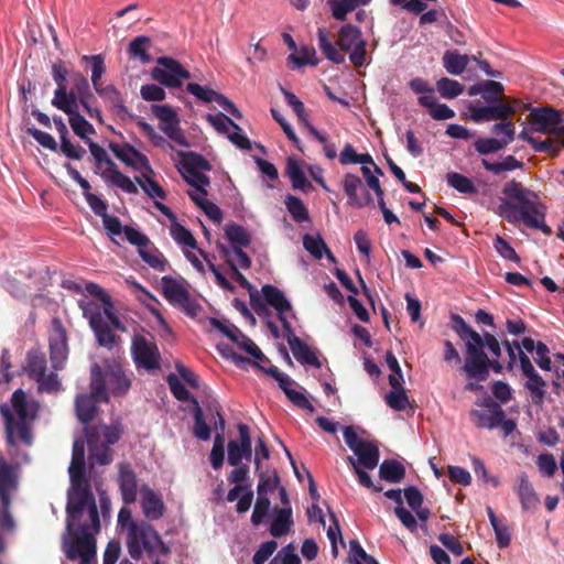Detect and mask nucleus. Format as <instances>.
Returning <instances> with one entry per match:
<instances>
[{"instance_id":"72a5a7b5","label":"nucleus","mask_w":564,"mask_h":564,"mask_svg":"<svg viewBox=\"0 0 564 564\" xmlns=\"http://www.w3.org/2000/svg\"><path fill=\"white\" fill-rule=\"evenodd\" d=\"M285 173L290 177L292 187L294 189H300L306 193L313 188L311 182L306 178L299 161L295 158H288Z\"/></svg>"},{"instance_id":"4468645a","label":"nucleus","mask_w":564,"mask_h":564,"mask_svg":"<svg viewBox=\"0 0 564 564\" xmlns=\"http://www.w3.org/2000/svg\"><path fill=\"white\" fill-rule=\"evenodd\" d=\"M152 113L160 120V129L172 141L182 147H188V142L180 128L176 111L169 105H152Z\"/></svg>"},{"instance_id":"9d476101","label":"nucleus","mask_w":564,"mask_h":564,"mask_svg":"<svg viewBox=\"0 0 564 564\" xmlns=\"http://www.w3.org/2000/svg\"><path fill=\"white\" fill-rule=\"evenodd\" d=\"M528 120L535 132L564 137V123L558 110L540 107L531 110Z\"/></svg>"},{"instance_id":"412c9836","label":"nucleus","mask_w":564,"mask_h":564,"mask_svg":"<svg viewBox=\"0 0 564 564\" xmlns=\"http://www.w3.org/2000/svg\"><path fill=\"white\" fill-rule=\"evenodd\" d=\"M85 436L90 459L99 465H109L112 462L113 453L108 444L100 442V430L96 426H86Z\"/></svg>"},{"instance_id":"bb28decb","label":"nucleus","mask_w":564,"mask_h":564,"mask_svg":"<svg viewBox=\"0 0 564 564\" xmlns=\"http://www.w3.org/2000/svg\"><path fill=\"white\" fill-rule=\"evenodd\" d=\"M140 491L141 507L144 517L149 520L161 519L165 511V506L161 496L145 485L141 487Z\"/></svg>"},{"instance_id":"0eeeda50","label":"nucleus","mask_w":564,"mask_h":564,"mask_svg":"<svg viewBox=\"0 0 564 564\" xmlns=\"http://www.w3.org/2000/svg\"><path fill=\"white\" fill-rule=\"evenodd\" d=\"M88 148L98 169H100L102 164L107 165V169L101 172V177L106 182L111 183L128 194L138 193L134 183L117 169L116 163L109 158L107 151L101 145L93 140H88Z\"/></svg>"},{"instance_id":"393cba45","label":"nucleus","mask_w":564,"mask_h":564,"mask_svg":"<svg viewBox=\"0 0 564 564\" xmlns=\"http://www.w3.org/2000/svg\"><path fill=\"white\" fill-rule=\"evenodd\" d=\"M514 491L519 497L523 510H535L539 507L540 498L525 473H521L517 476Z\"/></svg>"},{"instance_id":"f03ea898","label":"nucleus","mask_w":564,"mask_h":564,"mask_svg":"<svg viewBox=\"0 0 564 564\" xmlns=\"http://www.w3.org/2000/svg\"><path fill=\"white\" fill-rule=\"evenodd\" d=\"M467 94L471 97L479 95L484 101L473 100L467 106L470 119L476 123L510 118L521 105L517 99L509 102L503 85L496 80L476 83L468 87Z\"/></svg>"},{"instance_id":"e2e57ef3","label":"nucleus","mask_w":564,"mask_h":564,"mask_svg":"<svg viewBox=\"0 0 564 564\" xmlns=\"http://www.w3.org/2000/svg\"><path fill=\"white\" fill-rule=\"evenodd\" d=\"M384 401L394 411H404L409 405V397L404 387L391 389L386 394Z\"/></svg>"},{"instance_id":"473e14b6","label":"nucleus","mask_w":564,"mask_h":564,"mask_svg":"<svg viewBox=\"0 0 564 564\" xmlns=\"http://www.w3.org/2000/svg\"><path fill=\"white\" fill-rule=\"evenodd\" d=\"M274 519L270 525V534L274 538H281L288 534L293 525L291 507L274 509Z\"/></svg>"},{"instance_id":"5701e85b","label":"nucleus","mask_w":564,"mask_h":564,"mask_svg":"<svg viewBox=\"0 0 564 564\" xmlns=\"http://www.w3.org/2000/svg\"><path fill=\"white\" fill-rule=\"evenodd\" d=\"M118 485L124 503L135 502L138 496V479L130 463L118 466Z\"/></svg>"},{"instance_id":"ddd939ff","label":"nucleus","mask_w":564,"mask_h":564,"mask_svg":"<svg viewBox=\"0 0 564 564\" xmlns=\"http://www.w3.org/2000/svg\"><path fill=\"white\" fill-rule=\"evenodd\" d=\"M163 295L172 303L182 308L188 316L194 317L197 315L199 305L193 300L188 291L175 279L171 276L162 278Z\"/></svg>"},{"instance_id":"0e129e2a","label":"nucleus","mask_w":564,"mask_h":564,"mask_svg":"<svg viewBox=\"0 0 564 564\" xmlns=\"http://www.w3.org/2000/svg\"><path fill=\"white\" fill-rule=\"evenodd\" d=\"M183 177L185 182L194 187L197 193H200L203 196H207L208 193L206 191V186L210 184V178L202 173L203 171H184Z\"/></svg>"},{"instance_id":"58836bf2","label":"nucleus","mask_w":564,"mask_h":564,"mask_svg":"<svg viewBox=\"0 0 564 564\" xmlns=\"http://www.w3.org/2000/svg\"><path fill=\"white\" fill-rule=\"evenodd\" d=\"M109 149L116 155L117 159L122 161L128 166L134 167V159L140 160L142 163L148 165V159L144 154L139 152L134 147L129 143L119 144L111 142Z\"/></svg>"},{"instance_id":"09e8293b","label":"nucleus","mask_w":564,"mask_h":564,"mask_svg":"<svg viewBox=\"0 0 564 564\" xmlns=\"http://www.w3.org/2000/svg\"><path fill=\"white\" fill-rule=\"evenodd\" d=\"M469 63L467 55H462L456 51H446L443 55V65L447 73L452 75H460Z\"/></svg>"},{"instance_id":"a18cd8bd","label":"nucleus","mask_w":564,"mask_h":564,"mask_svg":"<svg viewBox=\"0 0 564 564\" xmlns=\"http://www.w3.org/2000/svg\"><path fill=\"white\" fill-rule=\"evenodd\" d=\"M371 0H327L332 9V15L338 21H345L347 14L352 12L359 6H366Z\"/></svg>"},{"instance_id":"338daca9","label":"nucleus","mask_w":564,"mask_h":564,"mask_svg":"<svg viewBox=\"0 0 564 564\" xmlns=\"http://www.w3.org/2000/svg\"><path fill=\"white\" fill-rule=\"evenodd\" d=\"M172 238L178 243L189 248H196V239L193 234L175 220L170 228Z\"/></svg>"},{"instance_id":"c85d7f7f","label":"nucleus","mask_w":564,"mask_h":564,"mask_svg":"<svg viewBox=\"0 0 564 564\" xmlns=\"http://www.w3.org/2000/svg\"><path fill=\"white\" fill-rule=\"evenodd\" d=\"M70 482L88 480L85 470V443L76 440L73 444L72 462L68 468Z\"/></svg>"},{"instance_id":"052dcab7","label":"nucleus","mask_w":564,"mask_h":564,"mask_svg":"<svg viewBox=\"0 0 564 564\" xmlns=\"http://www.w3.org/2000/svg\"><path fill=\"white\" fill-rule=\"evenodd\" d=\"M446 181L449 186H452L453 188H455L457 192H459L462 194H477L478 193V189L474 185L471 180H469L468 177H466L459 173H456V172L448 173L446 175Z\"/></svg>"},{"instance_id":"b1692460","label":"nucleus","mask_w":564,"mask_h":564,"mask_svg":"<svg viewBox=\"0 0 564 564\" xmlns=\"http://www.w3.org/2000/svg\"><path fill=\"white\" fill-rule=\"evenodd\" d=\"M285 330V337L288 340V344L292 350L293 356L295 359L304 365H310L315 368H321L322 364L316 356V354L310 348L307 344H305L301 338H299L292 328V325H290L289 329Z\"/></svg>"},{"instance_id":"e433bc0d","label":"nucleus","mask_w":564,"mask_h":564,"mask_svg":"<svg viewBox=\"0 0 564 564\" xmlns=\"http://www.w3.org/2000/svg\"><path fill=\"white\" fill-rule=\"evenodd\" d=\"M109 324L111 323L108 318L100 323L99 319L94 318L90 328L100 346L112 349L117 345L119 337L112 332Z\"/></svg>"},{"instance_id":"6ab92c4d","label":"nucleus","mask_w":564,"mask_h":564,"mask_svg":"<svg viewBox=\"0 0 564 564\" xmlns=\"http://www.w3.org/2000/svg\"><path fill=\"white\" fill-rule=\"evenodd\" d=\"M94 89L96 94L105 100L111 113L117 118L122 121L135 119V115L131 113L124 106L121 93L112 84L106 86L101 84Z\"/></svg>"},{"instance_id":"5fc2aeb1","label":"nucleus","mask_w":564,"mask_h":564,"mask_svg":"<svg viewBox=\"0 0 564 564\" xmlns=\"http://www.w3.org/2000/svg\"><path fill=\"white\" fill-rule=\"evenodd\" d=\"M69 126L73 132L83 139L87 144L89 134L95 133V128L78 111L68 115Z\"/></svg>"},{"instance_id":"4c0bfd02","label":"nucleus","mask_w":564,"mask_h":564,"mask_svg":"<svg viewBox=\"0 0 564 564\" xmlns=\"http://www.w3.org/2000/svg\"><path fill=\"white\" fill-rule=\"evenodd\" d=\"M521 346L528 352H532L533 350H535L536 356H538L535 358L536 365L542 370H546V371L551 370L552 361H551V358L549 356L550 349H549V347L544 343H542V341L535 343L532 338L524 337L521 340Z\"/></svg>"},{"instance_id":"79ce46f5","label":"nucleus","mask_w":564,"mask_h":564,"mask_svg":"<svg viewBox=\"0 0 564 564\" xmlns=\"http://www.w3.org/2000/svg\"><path fill=\"white\" fill-rule=\"evenodd\" d=\"M47 361L43 352L39 350H30L26 355V365L24 367L28 376L36 380L42 378L46 372Z\"/></svg>"},{"instance_id":"f8f14e48","label":"nucleus","mask_w":564,"mask_h":564,"mask_svg":"<svg viewBox=\"0 0 564 564\" xmlns=\"http://www.w3.org/2000/svg\"><path fill=\"white\" fill-rule=\"evenodd\" d=\"M131 355L138 368L160 369L161 354L158 345L142 335H134L131 340Z\"/></svg>"},{"instance_id":"cd10ccee","label":"nucleus","mask_w":564,"mask_h":564,"mask_svg":"<svg viewBox=\"0 0 564 564\" xmlns=\"http://www.w3.org/2000/svg\"><path fill=\"white\" fill-rule=\"evenodd\" d=\"M452 328L459 336L462 340L465 341L466 356L468 355V347L471 346L476 348L482 343V337L479 333L474 330L465 319L458 315H452Z\"/></svg>"},{"instance_id":"c756f323","label":"nucleus","mask_w":564,"mask_h":564,"mask_svg":"<svg viewBox=\"0 0 564 564\" xmlns=\"http://www.w3.org/2000/svg\"><path fill=\"white\" fill-rule=\"evenodd\" d=\"M17 488V477L13 467L0 456V498L7 508L10 503V491Z\"/></svg>"},{"instance_id":"4d7b16f0","label":"nucleus","mask_w":564,"mask_h":564,"mask_svg":"<svg viewBox=\"0 0 564 564\" xmlns=\"http://www.w3.org/2000/svg\"><path fill=\"white\" fill-rule=\"evenodd\" d=\"M150 37L141 35L134 37L128 47L131 57L139 58L143 64L151 62V55L148 53Z\"/></svg>"},{"instance_id":"49530a36","label":"nucleus","mask_w":564,"mask_h":564,"mask_svg":"<svg viewBox=\"0 0 564 564\" xmlns=\"http://www.w3.org/2000/svg\"><path fill=\"white\" fill-rule=\"evenodd\" d=\"M354 454L358 457V463L366 469H375L379 463V448L373 442L367 441Z\"/></svg>"},{"instance_id":"2f4dec72","label":"nucleus","mask_w":564,"mask_h":564,"mask_svg":"<svg viewBox=\"0 0 564 564\" xmlns=\"http://www.w3.org/2000/svg\"><path fill=\"white\" fill-rule=\"evenodd\" d=\"M90 397L108 402L107 371L104 373L101 367L95 364L90 371Z\"/></svg>"},{"instance_id":"4be33fe9","label":"nucleus","mask_w":564,"mask_h":564,"mask_svg":"<svg viewBox=\"0 0 564 564\" xmlns=\"http://www.w3.org/2000/svg\"><path fill=\"white\" fill-rule=\"evenodd\" d=\"M66 555L72 561L79 558V564H93L96 556L95 538L90 536L86 529H84L82 535L74 540Z\"/></svg>"},{"instance_id":"c03bdc74","label":"nucleus","mask_w":564,"mask_h":564,"mask_svg":"<svg viewBox=\"0 0 564 564\" xmlns=\"http://www.w3.org/2000/svg\"><path fill=\"white\" fill-rule=\"evenodd\" d=\"M107 386L113 395H122L130 389L131 382L120 367H113L107 371Z\"/></svg>"},{"instance_id":"864d4df0","label":"nucleus","mask_w":564,"mask_h":564,"mask_svg":"<svg viewBox=\"0 0 564 564\" xmlns=\"http://www.w3.org/2000/svg\"><path fill=\"white\" fill-rule=\"evenodd\" d=\"M481 164L487 171H489L496 175H499L502 172L513 171V170L523 167V163L521 161L517 160L513 155H508L501 162H495V163H492L486 159H482Z\"/></svg>"},{"instance_id":"dca6fc26","label":"nucleus","mask_w":564,"mask_h":564,"mask_svg":"<svg viewBox=\"0 0 564 564\" xmlns=\"http://www.w3.org/2000/svg\"><path fill=\"white\" fill-rule=\"evenodd\" d=\"M484 409H474L469 412L470 420L478 429L494 430L499 426V422L505 417V411L500 404L490 398L482 402Z\"/></svg>"},{"instance_id":"6e6552de","label":"nucleus","mask_w":564,"mask_h":564,"mask_svg":"<svg viewBox=\"0 0 564 564\" xmlns=\"http://www.w3.org/2000/svg\"><path fill=\"white\" fill-rule=\"evenodd\" d=\"M151 77L165 87L178 88L184 79L191 78V73L175 58L162 56L156 59Z\"/></svg>"},{"instance_id":"37998d69","label":"nucleus","mask_w":564,"mask_h":564,"mask_svg":"<svg viewBox=\"0 0 564 564\" xmlns=\"http://www.w3.org/2000/svg\"><path fill=\"white\" fill-rule=\"evenodd\" d=\"M284 205L296 224L311 223L310 212L301 198L288 194L284 199Z\"/></svg>"},{"instance_id":"f257e3e1","label":"nucleus","mask_w":564,"mask_h":564,"mask_svg":"<svg viewBox=\"0 0 564 564\" xmlns=\"http://www.w3.org/2000/svg\"><path fill=\"white\" fill-rule=\"evenodd\" d=\"M501 192L506 198L497 208L500 217L510 224L523 223L528 228L539 229L546 236L552 234L545 224L546 207L535 192L516 180L507 182Z\"/></svg>"},{"instance_id":"20e7f679","label":"nucleus","mask_w":564,"mask_h":564,"mask_svg":"<svg viewBox=\"0 0 564 564\" xmlns=\"http://www.w3.org/2000/svg\"><path fill=\"white\" fill-rule=\"evenodd\" d=\"M318 46L325 57L334 64H343L345 55L340 52H349L350 63L355 67H362L367 59V42L361 36L359 28L346 24L339 29L336 45L328 37L325 28L317 30Z\"/></svg>"},{"instance_id":"423d86ee","label":"nucleus","mask_w":564,"mask_h":564,"mask_svg":"<svg viewBox=\"0 0 564 564\" xmlns=\"http://www.w3.org/2000/svg\"><path fill=\"white\" fill-rule=\"evenodd\" d=\"M490 369L496 373L502 371V365L499 358L490 359L484 350V343L476 348L469 346L468 355L465 358V362L462 370L465 372L468 379L476 381H486L489 378Z\"/></svg>"},{"instance_id":"f704fd0d","label":"nucleus","mask_w":564,"mask_h":564,"mask_svg":"<svg viewBox=\"0 0 564 564\" xmlns=\"http://www.w3.org/2000/svg\"><path fill=\"white\" fill-rule=\"evenodd\" d=\"M100 401L89 394H79L75 400V410L78 420L87 425L91 422L97 412V403Z\"/></svg>"},{"instance_id":"aec40b11","label":"nucleus","mask_w":564,"mask_h":564,"mask_svg":"<svg viewBox=\"0 0 564 564\" xmlns=\"http://www.w3.org/2000/svg\"><path fill=\"white\" fill-rule=\"evenodd\" d=\"M263 303L267 306H272L276 313L278 318L282 324L283 329H289L291 323L288 321L285 313L292 310L290 301L285 297L284 293L274 285L264 284L261 289Z\"/></svg>"},{"instance_id":"a211bd4d","label":"nucleus","mask_w":564,"mask_h":564,"mask_svg":"<svg viewBox=\"0 0 564 564\" xmlns=\"http://www.w3.org/2000/svg\"><path fill=\"white\" fill-rule=\"evenodd\" d=\"M238 432L240 441L231 440L228 443V464L230 466H238L243 458L250 460L252 457V442L249 426L240 423L238 424Z\"/></svg>"},{"instance_id":"bf43d9fd","label":"nucleus","mask_w":564,"mask_h":564,"mask_svg":"<svg viewBox=\"0 0 564 564\" xmlns=\"http://www.w3.org/2000/svg\"><path fill=\"white\" fill-rule=\"evenodd\" d=\"M182 167L184 171L208 172L212 170L210 163L202 154L196 152H187L183 154Z\"/></svg>"},{"instance_id":"1a4fd4ad","label":"nucleus","mask_w":564,"mask_h":564,"mask_svg":"<svg viewBox=\"0 0 564 564\" xmlns=\"http://www.w3.org/2000/svg\"><path fill=\"white\" fill-rule=\"evenodd\" d=\"M0 414L4 420L6 441L8 445L17 446L21 443L25 446H31L33 443L32 421L15 420L12 410L7 404L0 405Z\"/></svg>"},{"instance_id":"2eb2a0df","label":"nucleus","mask_w":564,"mask_h":564,"mask_svg":"<svg viewBox=\"0 0 564 564\" xmlns=\"http://www.w3.org/2000/svg\"><path fill=\"white\" fill-rule=\"evenodd\" d=\"M344 193L347 196V205L357 209L373 205V198L365 188L361 178L352 173H346L341 180Z\"/></svg>"},{"instance_id":"7ed1b4c3","label":"nucleus","mask_w":564,"mask_h":564,"mask_svg":"<svg viewBox=\"0 0 564 564\" xmlns=\"http://www.w3.org/2000/svg\"><path fill=\"white\" fill-rule=\"evenodd\" d=\"M66 527L74 540L82 535L84 529L94 538L100 531L99 513L88 480L72 482L66 503Z\"/></svg>"},{"instance_id":"69168bd1","label":"nucleus","mask_w":564,"mask_h":564,"mask_svg":"<svg viewBox=\"0 0 564 564\" xmlns=\"http://www.w3.org/2000/svg\"><path fill=\"white\" fill-rule=\"evenodd\" d=\"M436 88L444 98H456L464 91V86L457 80L442 77L436 82Z\"/></svg>"},{"instance_id":"3c124183","label":"nucleus","mask_w":564,"mask_h":564,"mask_svg":"<svg viewBox=\"0 0 564 564\" xmlns=\"http://www.w3.org/2000/svg\"><path fill=\"white\" fill-rule=\"evenodd\" d=\"M218 248L227 264L229 260L231 262H236L238 269L241 268L247 270L251 267V259L242 250L243 247L236 246V248H229L220 245Z\"/></svg>"},{"instance_id":"13d9d810","label":"nucleus","mask_w":564,"mask_h":564,"mask_svg":"<svg viewBox=\"0 0 564 564\" xmlns=\"http://www.w3.org/2000/svg\"><path fill=\"white\" fill-rule=\"evenodd\" d=\"M186 90L193 96H195L198 100L204 102H216L217 105H219L221 99L224 98L223 94H219L212 88L200 86L196 83H188L186 86Z\"/></svg>"},{"instance_id":"a19ab883","label":"nucleus","mask_w":564,"mask_h":564,"mask_svg":"<svg viewBox=\"0 0 564 564\" xmlns=\"http://www.w3.org/2000/svg\"><path fill=\"white\" fill-rule=\"evenodd\" d=\"M379 477L384 481L398 484L404 479L405 468L395 459H384L379 467Z\"/></svg>"},{"instance_id":"8fccbe9b","label":"nucleus","mask_w":564,"mask_h":564,"mask_svg":"<svg viewBox=\"0 0 564 564\" xmlns=\"http://www.w3.org/2000/svg\"><path fill=\"white\" fill-rule=\"evenodd\" d=\"M82 64H89L91 70V84L94 88H97L101 85V78L106 73L105 58L101 54L96 55H83L80 57Z\"/></svg>"},{"instance_id":"c9c22d12","label":"nucleus","mask_w":564,"mask_h":564,"mask_svg":"<svg viewBox=\"0 0 564 564\" xmlns=\"http://www.w3.org/2000/svg\"><path fill=\"white\" fill-rule=\"evenodd\" d=\"M12 409L17 414L18 421H33L36 416V410L28 402L26 394L23 390L18 389L11 397Z\"/></svg>"},{"instance_id":"ea45409f","label":"nucleus","mask_w":564,"mask_h":564,"mask_svg":"<svg viewBox=\"0 0 564 564\" xmlns=\"http://www.w3.org/2000/svg\"><path fill=\"white\" fill-rule=\"evenodd\" d=\"M419 104L430 109V115L434 120H447L455 117V112L445 104H437L434 95L420 96Z\"/></svg>"},{"instance_id":"7c9ffc66","label":"nucleus","mask_w":564,"mask_h":564,"mask_svg":"<svg viewBox=\"0 0 564 564\" xmlns=\"http://www.w3.org/2000/svg\"><path fill=\"white\" fill-rule=\"evenodd\" d=\"M87 291L100 299L101 303L104 304V313L111 323V326L117 330L126 332V326L113 312V304L110 296L95 283L87 284Z\"/></svg>"},{"instance_id":"f3484780","label":"nucleus","mask_w":564,"mask_h":564,"mask_svg":"<svg viewBox=\"0 0 564 564\" xmlns=\"http://www.w3.org/2000/svg\"><path fill=\"white\" fill-rule=\"evenodd\" d=\"M52 324L54 335L50 338V358L53 369L59 370L67 358V335L58 318H54Z\"/></svg>"},{"instance_id":"a878e982","label":"nucleus","mask_w":564,"mask_h":564,"mask_svg":"<svg viewBox=\"0 0 564 564\" xmlns=\"http://www.w3.org/2000/svg\"><path fill=\"white\" fill-rule=\"evenodd\" d=\"M228 267L232 271L234 280L245 290L248 291L250 297V305L252 310L259 315H269L270 312L268 307L264 305L261 295L253 288V285L247 280V278L238 270L236 262H231L228 260Z\"/></svg>"},{"instance_id":"680f3d73","label":"nucleus","mask_w":564,"mask_h":564,"mask_svg":"<svg viewBox=\"0 0 564 564\" xmlns=\"http://www.w3.org/2000/svg\"><path fill=\"white\" fill-rule=\"evenodd\" d=\"M303 247L312 257L321 260L325 253L327 245L319 235L312 236L310 234H305L303 236Z\"/></svg>"},{"instance_id":"603ef678","label":"nucleus","mask_w":564,"mask_h":564,"mask_svg":"<svg viewBox=\"0 0 564 564\" xmlns=\"http://www.w3.org/2000/svg\"><path fill=\"white\" fill-rule=\"evenodd\" d=\"M225 235L231 243L230 248H236V246L249 247L251 242L250 235L247 232V230L236 223H231L226 226Z\"/></svg>"},{"instance_id":"774afa93","label":"nucleus","mask_w":564,"mask_h":564,"mask_svg":"<svg viewBox=\"0 0 564 564\" xmlns=\"http://www.w3.org/2000/svg\"><path fill=\"white\" fill-rule=\"evenodd\" d=\"M507 145L506 142L496 138H480L474 143L475 150L481 155L496 153Z\"/></svg>"},{"instance_id":"39448f33","label":"nucleus","mask_w":564,"mask_h":564,"mask_svg":"<svg viewBox=\"0 0 564 564\" xmlns=\"http://www.w3.org/2000/svg\"><path fill=\"white\" fill-rule=\"evenodd\" d=\"M127 549L129 555L139 561L145 554L149 558L169 555L170 546L162 540L159 532L147 521L131 523L127 533Z\"/></svg>"},{"instance_id":"de8ad7c7","label":"nucleus","mask_w":564,"mask_h":564,"mask_svg":"<svg viewBox=\"0 0 564 564\" xmlns=\"http://www.w3.org/2000/svg\"><path fill=\"white\" fill-rule=\"evenodd\" d=\"M259 477L258 486H257V494L268 497L269 491H273L276 488H280V477L278 475V471L272 469H265L262 468L259 469V471H256Z\"/></svg>"},{"instance_id":"9b49d317","label":"nucleus","mask_w":564,"mask_h":564,"mask_svg":"<svg viewBox=\"0 0 564 564\" xmlns=\"http://www.w3.org/2000/svg\"><path fill=\"white\" fill-rule=\"evenodd\" d=\"M519 362L522 375L527 378L524 388L530 401L538 406L543 405L546 397V381L534 369L530 358L524 351L519 352Z\"/></svg>"},{"instance_id":"6e6d98bb","label":"nucleus","mask_w":564,"mask_h":564,"mask_svg":"<svg viewBox=\"0 0 564 564\" xmlns=\"http://www.w3.org/2000/svg\"><path fill=\"white\" fill-rule=\"evenodd\" d=\"M193 405L195 406L193 434L200 441H208L210 438L212 431L205 421L203 410L196 399H193Z\"/></svg>"}]
</instances>
